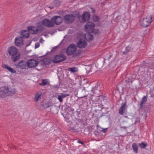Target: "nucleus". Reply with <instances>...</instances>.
<instances>
[{
  "mask_svg": "<svg viewBox=\"0 0 154 154\" xmlns=\"http://www.w3.org/2000/svg\"><path fill=\"white\" fill-rule=\"evenodd\" d=\"M57 3V0H55L54 3L55 4V3H56V4L55 5V6H56V7H57V5H56V3Z\"/></svg>",
  "mask_w": 154,
  "mask_h": 154,
  "instance_id": "nucleus-45",
  "label": "nucleus"
},
{
  "mask_svg": "<svg viewBox=\"0 0 154 154\" xmlns=\"http://www.w3.org/2000/svg\"><path fill=\"white\" fill-rule=\"evenodd\" d=\"M27 65V62L24 60H21L16 64V66L17 67H26Z\"/></svg>",
  "mask_w": 154,
  "mask_h": 154,
  "instance_id": "nucleus-15",
  "label": "nucleus"
},
{
  "mask_svg": "<svg viewBox=\"0 0 154 154\" xmlns=\"http://www.w3.org/2000/svg\"><path fill=\"white\" fill-rule=\"evenodd\" d=\"M68 70L70 71L72 73H73L78 71V69L77 68H68Z\"/></svg>",
  "mask_w": 154,
  "mask_h": 154,
  "instance_id": "nucleus-30",
  "label": "nucleus"
},
{
  "mask_svg": "<svg viewBox=\"0 0 154 154\" xmlns=\"http://www.w3.org/2000/svg\"><path fill=\"white\" fill-rule=\"evenodd\" d=\"M58 18V16H56L52 17L51 18V20L45 18L41 22L42 24L47 27H52L55 25H58V22L56 20Z\"/></svg>",
  "mask_w": 154,
  "mask_h": 154,
  "instance_id": "nucleus-2",
  "label": "nucleus"
},
{
  "mask_svg": "<svg viewBox=\"0 0 154 154\" xmlns=\"http://www.w3.org/2000/svg\"><path fill=\"white\" fill-rule=\"evenodd\" d=\"M72 130H74L75 129L74 128H72Z\"/></svg>",
  "mask_w": 154,
  "mask_h": 154,
  "instance_id": "nucleus-50",
  "label": "nucleus"
},
{
  "mask_svg": "<svg viewBox=\"0 0 154 154\" xmlns=\"http://www.w3.org/2000/svg\"><path fill=\"white\" fill-rule=\"evenodd\" d=\"M95 18H96V19H95V21L96 22H97V21H98L99 20H98V17L97 16H95Z\"/></svg>",
  "mask_w": 154,
  "mask_h": 154,
  "instance_id": "nucleus-42",
  "label": "nucleus"
},
{
  "mask_svg": "<svg viewBox=\"0 0 154 154\" xmlns=\"http://www.w3.org/2000/svg\"><path fill=\"white\" fill-rule=\"evenodd\" d=\"M66 58V57L62 54H58V63L63 61Z\"/></svg>",
  "mask_w": 154,
  "mask_h": 154,
  "instance_id": "nucleus-22",
  "label": "nucleus"
},
{
  "mask_svg": "<svg viewBox=\"0 0 154 154\" xmlns=\"http://www.w3.org/2000/svg\"><path fill=\"white\" fill-rule=\"evenodd\" d=\"M122 127L123 128H124L125 129L126 128V127Z\"/></svg>",
  "mask_w": 154,
  "mask_h": 154,
  "instance_id": "nucleus-48",
  "label": "nucleus"
},
{
  "mask_svg": "<svg viewBox=\"0 0 154 154\" xmlns=\"http://www.w3.org/2000/svg\"><path fill=\"white\" fill-rule=\"evenodd\" d=\"M93 91V89H92V90H91V91Z\"/></svg>",
  "mask_w": 154,
  "mask_h": 154,
  "instance_id": "nucleus-53",
  "label": "nucleus"
},
{
  "mask_svg": "<svg viewBox=\"0 0 154 154\" xmlns=\"http://www.w3.org/2000/svg\"><path fill=\"white\" fill-rule=\"evenodd\" d=\"M129 87L131 88V87L130 85H129Z\"/></svg>",
  "mask_w": 154,
  "mask_h": 154,
  "instance_id": "nucleus-51",
  "label": "nucleus"
},
{
  "mask_svg": "<svg viewBox=\"0 0 154 154\" xmlns=\"http://www.w3.org/2000/svg\"><path fill=\"white\" fill-rule=\"evenodd\" d=\"M37 69V70H39V69Z\"/></svg>",
  "mask_w": 154,
  "mask_h": 154,
  "instance_id": "nucleus-56",
  "label": "nucleus"
},
{
  "mask_svg": "<svg viewBox=\"0 0 154 154\" xmlns=\"http://www.w3.org/2000/svg\"><path fill=\"white\" fill-rule=\"evenodd\" d=\"M58 48V45L53 48L51 50L50 53H55L57 51V49Z\"/></svg>",
  "mask_w": 154,
  "mask_h": 154,
  "instance_id": "nucleus-33",
  "label": "nucleus"
},
{
  "mask_svg": "<svg viewBox=\"0 0 154 154\" xmlns=\"http://www.w3.org/2000/svg\"><path fill=\"white\" fill-rule=\"evenodd\" d=\"M2 67H10L6 65H2Z\"/></svg>",
  "mask_w": 154,
  "mask_h": 154,
  "instance_id": "nucleus-41",
  "label": "nucleus"
},
{
  "mask_svg": "<svg viewBox=\"0 0 154 154\" xmlns=\"http://www.w3.org/2000/svg\"><path fill=\"white\" fill-rule=\"evenodd\" d=\"M90 16V14L89 13L86 11L83 13L81 16L78 15V17L79 19L81 17V22H85L89 19Z\"/></svg>",
  "mask_w": 154,
  "mask_h": 154,
  "instance_id": "nucleus-6",
  "label": "nucleus"
},
{
  "mask_svg": "<svg viewBox=\"0 0 154 154\" xmlns=\"http://www.w3.org/2000/svg\"><path fill=\"white\" fill-rule=\"evenodd\" d=\"M42 96V93L41 91H39L36 93L35 95L34 98V100L35 102H37L40 100Z\"/></svg>",
  "mask_w": 154,
  "mask_h": 154,
  "instance_id": "nucleus-14",
  "label": "nucleus"
},
{
  "mask_svg": "<svg viewBox=\"0 0 154 154\" xmlns=\"http://www.w3.org/2000/svg\"><path fill=\"white\" fill-rule=\"evenodd\" d=\"M153 20L151 15L148 14L145 18L143 19L141 23V25L144 27H147L150 25Z\"/></svg>",
  "mask_w": 154,
  "mask_h": 154,
  "instance_id": "nucleus-4",
  "label": "nucleus"
},
{
  "mask_svg": "<svg viewBox=\"0 0 154 154\" xmlns=\"http://www.w3.org/2000/svg\"><path fill=\"white\" fill-rule=\"evenodd\" d=\"M49 83L48 80L47 79H46L42 80V83L40 84V85L43 86L48 84Z\"/></svg>",
  "mask_w": 154,
  "mask_h": 154,
  "instance_id": "nucleus-24",
  "label": "nucleus"
},
{
  "mask_svg": "<svg viewBox=\"0 0 154 154\" xmlns=\"http://www.w3.org/2000/svg\"><path fill=\"white\" fill-rule=\"evenodd\" d=\"M87 34L85 36V38L87 41L91 42L94 39V37L93 36L90 34L91 32H88Z\"/></svg>",
  "mask_w": 154,
  "mask_h": 154,
  "instance_id": "nucleus-17",
  "label": "nucleus"
},
{
  "mask_svg": "<svg viewBox=\"0 0 154 154\" xmlns=\"http://www.w3.org/2000/svg\"><path fill=\"white\" fill-rule=\"evenodd\" d=\"M15 45L17 47H20L23 45V40L22 37H16L15 40Z\"/></svg>",
  "mask_w": 154,
  "mask_h": 154,
  "instance_id": "nucleus-12",
  "label": "nucleus"
},
{
  "mask_svg": "<svg viewBox=\"0 0 154 154\" xmlns=\"http://www.w3.org/2000/svg\"><path fill=\"white\" fill-rule=\"evenodd\" d=\"M51 62V59L50 58H45L40 61V63L42 65H48Z\"/></svg>",
  "mask_w": 154,
  "mask_h": 154,
  "instance_id": "nucleus-16",
  "label": "nucleus"
},
{
  "mask_svg": "<svg viewBox=\"0 0 154 154\" xmlns=\"http://www.w3.org/2000/svg\"><path fill=\"white\" fill-rule=\"evenodd\" d=\"M126 82L127 84H128L129 85H130V83H131V84L133 82V80L131 79L130 77H129L128 79L126 80Z\"/></svg>",
  "mask_w": 154,
  "mask_h": 154,
  "instance_id": "nucleus-34",
  "label": "nucleus"
},
{
  "mask_svg": "<svg viewBox=\"0 0 154 154\" xmlns=\"http://www.w3.org/2000/svg\"><path fill=\"white\" fill-rule=\"evenodd\" d=\"M21 69H22L23 68H21Z\"/></svg>",
  "mask_w": 154,
  "mask_h": 154,
  "instance_id": "nucleus-55",
  "label": "nucleus"
},
{
  "mask_svg": "<svg viewBox=\"0 0 154 154\" xmlns=\"http://www.w3.org/2000/svg\"><path fill=\"white\" fill-rule=\"evenodd\" d=\"M21 35L24 38H27L29 36V34L28 33V31L23 30L21 32Z\"/></svg>",
  "mask_w": 154,
  "mask_h": 154,
  "instance_id": "nucleus-21",
  "label": "nucleus"
},
{
  "mask_svg": "<svg viewBox=\"0 0 154 154\" xmlns=\"http://www.w3.org/2000/svg\"><path fill=\"white\" fill-rule=\"evenodd\" d=\"M38 63V61L33 59L29 60L27 61V66L28 67H35Z\"/></svg>",
  "mask_w": 154,
  "mask_h": 154,
  "instance_id": "nucleus-8",
  "label": "nucleus"
},
{
  "mask_svg": "<svg viewBox=\"0 0 154 154\" xmlns=\"http://www.w3.org/2000/svg\"><path fill=\"white\" fill-rule=\"evenodd\" d=\"M91 32L93 33L95 35H98L100 33V31L98 29H94L92 30Z\"/></svg>",
  "mask_w": 154,
  "mask_h": 154,
  "instance_id": "nucleus-28",
  "label": "nucleus"
},
{
  "mask_svg": "<svg viewBox=\"0 0 154 154\" xmlns=\"http://www.w3.org/2000/svg\"><path fill=\"white\" fill-rule=\"evenodd\" d=\"M98 99L100 100L101 102L104 101V100H107V97L103 95H100L99 96Z\"/></svg>",
  "mask_w": 154,
  "mask_h": 154,
  "instance_id": "nucleus-27",
  "label": "nucleus"
},
{
  "mask_svg": "<svg viewBox=\"0 0 154 154\" xmlns=\"http://www.w3.org/2000/svg\"><path fill=\"white\" fill-rule=\"evenodd\" d=\"M37 26H36L37 28H38L39 30H40V31L42 32L44 28V26L42 24L41 22V23H37Z\"/></svg>",
  "mask_w": 154,
  "mask_h": 154,
  "instance_id": "nucleus-23",
  "label": "nucleus"
},
{
  "mask_svg": "<svg viewBox=\"0 0 154 154\" xmlns=\"http://www.w3.org/2000/svg\"><path fill=\"white\" fill-rule=\"evenodd\" d=\"M8 53L11 56L14 62H16L20 58V54H17L18 50L14 46H11L8 49Z\"/></svg>",
  "mask_w": 154,
  "mask_h": 154,
  "instance_id": "nucleus-3",
  "label": "nucleus"
},
{
  "mask_svg": "<svg viewBox=\"0 0 154 154\" xmlns=\"http://www.w3.org/2000/svg\"><path fill=\"white\" fill-rule=\"evenodd\" d=\"M43 41H44V40L42 38H41L39 40V42L41 43H42V42H43Z\"/></svg>",
  "mask_w": 154,
  "mask_h": 154,
  "instance_id": "nucleus-43",
  "label": "nucleus"
},
{
  "mask_svg": "<svg viewBox=\"0 0 154 154\" xmlns=\"http://www.w3.org/2000/svg\"><path fill=\"white\" fill-rule=\"evenodd\" d=\"M91 10H92V11L93 12V13H94L95 12V10L93 8H91Z\"/></svg>",
  "mask_w": 154,
  "mask_h": 154,
  "instance_id": "nucleus-44",
  "label": "nucleus"
},
{
  "mask_svg": "<svg viewBox=\"0 0 154 154\" xmlns=\"http://www.w3.org/2000/svg\"><path fill=\"white\" fill-rule=\"evenodd\" d=\"M27 29L28 30L31 31V32L34 34H36L38 32H41L40 31V30L38 28H36L35 27L33 26H29L28 27Z\"/></svg>",
  "mask_w": 154,
  "mask_h": 154,
  "instance_id": "nucleus-13",
  "label": "nucleus"
},
{
  "mask_svg": "<svg viewBox=\"0 0 154 154\" xmlns=\"http://www.w3.org/2000/svg\"><path fill=\"white\" fill-rule=\"evenodd\" d=\"M47 54H48V53H47L46 54V55H47Z\"/></svg>",
  "mask_w": 154,
  "mask_h": 154,
  "instance_id": "nucleus-54",
  "label": "nucleus"
},
{
  "mask_svg": "<svg viewBox=\"0 0 154 154\" xmlns=\"http://www.w3.org/2000/svg\"><path fill=\"white\" fill-rule=\"evenodd\" d=\"M129 77L131 79H135V75L134 74H133L131 75V76Z\"/></svg>",
  "mask_w": 154,
  "mask_h": 154,
  "instance_id": "nucleus-39",
  "label": "nucleus"
},
{
  "mask_svg": "<svg viewBox=\"0 0 154 154\" xmlns=\"http://www.w3.org/2000/svg\"><path fill=\"white\" fill-rule=\"evenodd\" d=\"M6 68L7 69L8 71H9L13 73H14L15 72V71L13 68Z\"/></svg>",
  "mask_w": 154,
  "mask_h": 154,
  "instance_id": "nucleus-37",
  "label": "nucleus"
},
{
  "mask_svg": "<svg viewBox=\"0 0 154 154\" xmlns=\"http://www.w3.org/2000/svg\"><path fill=\"white\" fill-rule=\"evenodd\" d=\"M68 109V110H70V111L71 112H73L74 111V109L73 108H72L71 107H69Z\"/></svg>",
  "mask_w": 154,
  "mask_h": 154,
  "instance_id": "nucleus-40",
  "label": "nucleus"
},
{
  "mask_svg": "<svg viewBox=\"0 0 154 154\" xmlns=\"http://www.w3.org/2000/svg\"><path fill=\"white\" fill-rule=\"evenodd\" d=\"M61 114L63 115L64 118L65 119V121L67 122H69L71 121L72 119V116L69 113L67 114L64 116L63 114L61 113Z\"/></svg>",
  "mask_w": 154,
  "mask_h": 154,
  "instance_id": "nucleus-19",
  "label": "nucleus"
},
{
  "mask_svg": "<svg viewBox=\"0 0 154 154\" xmlns=\"http://www.w3.org/2000/svg\"><path fill=\"white\" fill-rule=\"evenodd\" d=\"M127 108V102L125 101L122 103V106L119 109V113L121 115H123L125 112Z\"/></svg>",
  "mask_w": 154,
  "mask_h": 154,
  "instance_id": "nucleus-11",
  "label": "nucleus"
},
{
  "mask_svg": "<svg viewBox=\"0 0 154 154\" xmlns=\"http://www.w3.org/2000/svg\"><path fill=\"white\" fill-rule=\"evenodd\" d=\"M147 99V96H144L142 98V100L140 102V109H142L143 107V105L146 102Z\"/></svg>",
  "mask_w": 154,
  "mask_h": 154,
  "instance_id": "nucleus-18",
  "label": "nucleus"
},
{
  "mask_svg": "<svg viewBox=\"0 0 154 154\" xmlns=\"http://www.w3.org/2000/svg\"><path fill=\"white\" fill-rule=\"evenodd\" d=\"M59 86H58V88H62L64 87L65 85L64 84L63 82H59Z\"/></svg>",
  "mask_w": 154,
  "mask_h": 154,
  "instance_id": "nucleus-35",
  "label": "nucleus"
},
{
  "mask_svg": "<svg viewBox=\"0 0 154 154\" xmlns=\"http://www.w3.org/2000/svg\"><path fill=\"white\" fill-rule=\"evenodd\" d=\"M131 49V47L130 46H127L125 48V51L122 52V54L126 55L128 53Z\"/></svg>",
  "mask_w": 154,
  "mask_h": 154,
  "instance_id": "nucleus-26",
  "label": "nucleus"
},
{
  "mask_svg": "<svg viewBox=\"0 0 154 154\" xmlns=\"http://www.w3.org/2000/svg\"><path fill=\"white\" fill-rule=\"evenodd\" d=\"M64 18L65 22L68 24L72 23L75 20V16L72 14L65 15Z\"/></svg>",
  "mask_w": 154,
  "mask_h": 154,
  "instance_id": "nucleus-7",
  "label": "nucleus"
},
{
  "mask_svg": "<svg viewBox=\"0 0 154 154\" xmlns=\"http://www.w3.org/2000/svg\"><path fill=\"white\" fill-rule=\"evenodd\" d=\"M139 145L141 148L144 149L148 145V144L146 143H144L143 142H142L139 144Z\"/></svg>",
  "mask_w": 154,
  "mask_h": 154,
  "instance_id": "nucleus-31",
  "label": "nucleus"
},
{
  "mask_svg": "<svg viewBox=\"0 0 154 154\" xmlns=\"http://www.w3.org/2000/svg\"><path fill=\"white\" fill-rule=\"evenodd\" d=\"M58 18H60L61 19V18L60 17L58 16Z\"/></svg>",
  "mask_w": 154,
  "mask_h": 154,
  "instance_id": "nucleus-49",
  "label": "nucleus"
},
{
  "mask_svg": "<svg viewBox=\"0 0 154 154\" xmlns=\"http://www.w3.org/2000/svg\"><path fill=\"white\" fill-rule=\"evenodd\" d=\"M39 44L38 42H37L35 43V48H38L39 46Z\"/></svg>",
  "mask_w": 154,
  "mask_h": 154,
  "instance_id": "nucleus-38",
  "label": "nucleus"
},
{
  "mask_svg": "<svg viewBox=\"0 0 154 154\" xmlns=\"http://www.w3.org/2000/svg\"><path fill=\"white\" fill-rule=\"evenodd\" d=\"M69 94H66L61 93L60 95H58V100L61 103L63 102V98L68 96Z\"/></svg>",
  "mask_w": 154,
  "mask_h": 154,
  "instance_id": "nucleus-20",
  "label": "nucleus"
},
{
  "mask_svg": "<svg viewBox=\"0 0 154 154\" xmlns=\"http://www.w3.org/2000/svg\"><path fill=\"white\" fill-rule=\"evenodd\" d=\"M76 50V47L75 45L72 44L70 45L67 48L66 53L67 55H70L74 54Z\"/></svg>",
  "mask_w": 154,
  "mask_h": 154,
  "instance_id": "nucleus-5",
  "label": "nucleus"
},
{
  "mask_svg": "<svg viewBox=\"0 0 154 154\" xmlns=\"http://www.w3.org/2000/svg\"><path fill=\"white\" fill-rule=\"evenodd\" d=\"M78 142L79 143H81V144H83V142H82V141H81L80 140L79 141H78Z\"/></svg>",
  "mask_w": 154,
  "mask_h": 154,
  "instance_id": "nucleus-46",
  "label": "nucleus"
},
{
  "mask_svg": "<svg viewBox=\"0 0 154 154\" xmlns=\"http://www.w3.org/2000/svg\"><path fill=\"white\" fill-rule=\"evenodd\" d=\"M49 8L51 9H53L54 8V7H52V6H49Z\"/></svg>",
  "mask_w": 154,
  "mask_h": 154,
  "instance_id": "nucleus-47",
  "label": "nucleus"
},
{
  "mask_svg": "<svg viewBox=\"0 0 154 154\" xmlns=\"http://www.w3.org/2000/svg\"><path fill=\"white\" fill-rule=\"evenodd\" d=\"M77 46L81 48H84L87 45L86 42L83 38H80L77 44Z\"/></svg>",
  "mask_w": 154,
  "mask_h": 154,
  "instance_id": "nucleus-10",
  "label": "nucleus"
},
{
  "mask_svg": "<svg viewBox=\"0 0 154 154\" xmlns=\"http://www.w3.org/2000/svg\"><path fill=\"white\" fill-rule=\"evenodd\" d=\"M132 147L134 150V152L135 153H137L138 152V147L136 143H133L132 145Z\"/></svg>",
  "mask_w": 154,
  "mask_h": 154,
  "instance_id": "nucleus-25",
  "label": "nucleus"
},
{
  "mask_svg": "<svg viewBox=\"0 0 154 154\" xmlns=\"http://www.w3.org/2000/svg\"><path fill=\"white\" fill-rule=\"evenodd\" d=\"M88 69H86V72L87 74H89L90 75L91 74L90 73L91 72V68H87Z\"/></svg>",
  "mask_w": 154,
  "mask_h": 154,
  "instance_id": "nucleus-36",
  "label": "nucleus"
},
{
  "mask_svg": "<svg viewBox=\"0 0 154 154\" xmlns=\"http://www.w3.org/2000/svg\"><path fill=\"white\" fill-rule=\"evenodd\" d=\"M16 89L9 85H5L0 87V98H4L12 96L17 93Z\"/></svg>",
  "mask_w": 154,
  "mask_h": 154,
  "instance_id": "nucleus-1",
  "label": "nucleus"
},
{
  "mask_svg": "<svg viewBox=\"0 0 154 154\" xmlns=\"http://www.w3.org/2000/svg\"><path fill=\"white\" fill-rule=\"evenodd\" d=\"M85 30L86 32H91L94 29V24L91 22H88L85 25Z\"/></svg>",
  "mask_w": 154,
  "mask_h": 154,
  "instance_id": "nucleus-9",
  "label": "nucleus"
},
{
  "mask_svg": "<svg viewBox=\"0 0 154 154\" xmlns=\"http://www.w3.org/2000/svg\"><path fill=\"white\" fill-rule=\"evenodd\" d=\"M41 104L45 108H47L49 107L51 105L49 104L47 102L44 101L43 102L41 103Z\"/></svg>",
  "mask_w": 154,
  "mask_h": 154,
  "instance_id": "nucleus-29",
  "label": "nucleus"
},
{
  "mask_svg": "<svg viewBox=\"0 0 154 154\" xmlns=\"http://www.w3.org/2000/svg\"><path fill=\"white\" fill-rule=\"evenodd\" d=\"M58 55L55 56L53 59H51V62L55 63H58Z\"/></svg>",
  "mask_w": 154,
  "mask_h": 154,
  "instance_id": "nucleus-32",
  "label": "nucleus"
},
{
  "mask_svg": "<svg viewBox=\"0 0 154 154\" xmlns=\"http://www.w3.org/2000/svg\"><path fill=\"white\" fill-rule=\"evenodd\" d=\"M103 132H105V130L104 131H103Z\"/></svg>",
  "mask_w": 154,
  "mask_h": 154,
  "instance_id": "nucleus-52",
  "label": "nucleus"
},
{
  "mask_svg": "<svg viewBox=\"0 0 154 154\" xmlns=\"http://www.w3.org/2000/svg\"><path fill=\"white\" fill-rule=\"evenodd\" d=\"M59 24H60V23H58V25H59Z\"/></svg>",
  "mask_w": 154,
  "mask_h": 154,
  "instance_id": "nucleus-57",
  "label": "nucleus"
}]
</instances>
